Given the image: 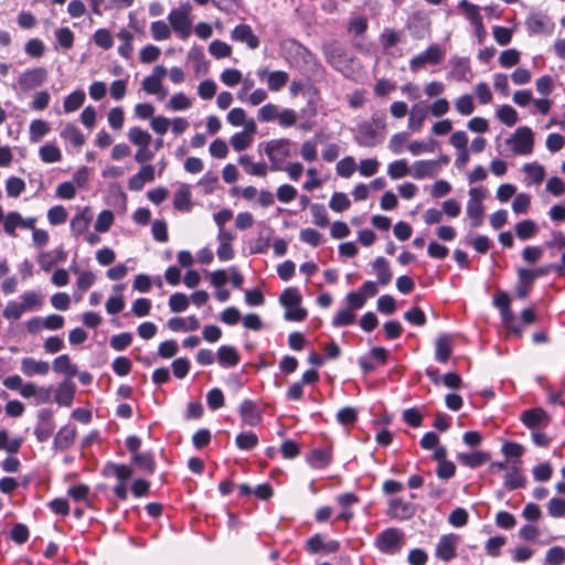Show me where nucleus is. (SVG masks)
Listing matches in <instances>:
<instances>
[{"mask_svg":"<svg viewBox=\"0 0 565 565\" xmlns=\"http://www.w3.org/2000/svg\"><path fill=\"white\" fill-rule=\"evenodd\" d=\"M353 131V139L360 147H376L385 139L386 115L383 111H375L370 120L359 122Z\"/></svg>","mask_w":565,"mask_h":565,"instance_id":"obj_1","label":"nucleus"},{"mask_svg":"<svg viewBox=\"0 0 565 565\" xmlns=\"http://www.w3.org/2000/svg\"><path fill=\"white\" fill-rule=\"evenodd\" d=\"M302 297L297 288L288 287L279 296V303L285 308L286 321H303L307 310L301 307Z\"/></svg>","mask_w":565,"mask_h":565,"instance_id":"obj_2","label":"nucleus"},{"mask_svg":"<svg viewBox=\"0 0 565 565\" xmlns=\"http://www.w3.org/2000/svg\"><path fill=\"white\" fill-rule=\"evenodd\" d=\"M292 141L287 138L274 139L265 143L264 152L270 160V170L284 169L285 159L290 156Z\"/></svg>","mask_w":565,"mask_h":565,"instance_id":"obj_3","label":"nucleus"},{"mask_svg":"<svg viewBox=\"0 0 565 565\" xmlns=\"http://www.w3.org/2000/svg\"><path fill=\"white\" fill-rule=\"evenodd\" d=\"M507 145L512 147L515 154L527 156L533 151L534 138L533 131L526 126L519 127L507 140Z\"/></svg>","mask_w":565,"mask_h":565,"instance_id":"obj_4","label":"nucleus"},{"mask_svg":"<svg viewBox=\"0 0 565 565\" xmlns=\"http://www.w3.org/2000/svg\"><path fill=\"white\" fill-rule=\"evenodd\" d=\"M327 62L337 71L345 74L348 62L352 61L349 57L347 49L339 42L332 41L322 47Z\"/></svg>","mask_w":565,"mask_h":565,"instance_id":"obj_5","label":"nucleus"},{"mask_svg":"<svg viewBox=\"0 0 565 565\" xmlns=\"http://www.w3.org/2000/svg\"><path fill=\"white\" fill-rule=\"evenodd\" d=\"M403 545V534L398 529L390 527L382 531L375 539V546L382 553L393 555Z\"/></svg>","mask_w":565,"mask_h":565,"instance_id":"obj_6","label":"nucleus"},{"mask_svg":"<svg viewBox=\"0 0 565 565\" xmlns=\"http://www.w3.org/2000/svg\"><path fill=\"white\" fill-rule=\"evenodd\" d=\"M54 412L50 408H41L36 414L34 436L39 443H45L55 430Z\"/></svg>","mask_w":565,"mask_h":565,"instance_id":"obj_7","label":"nucleus"},{"mask_svg":"<svg viewBox=\"0 0 565 565\" xmlns=\"http://www.w3.org/2000/svg\"><path fill=\"white\" fill-rule=\"evenodd\" d=\"M282 49L297 62L308 66H318V58L307 46L296 39H288L284 42Z\"/></svg>","mask_w":565,"mask_h":565,"instance_id":"obj_8","label":"nucleus"},{"mask_svg":"<svg viewBox=\"0 0 565 565\" xmlns=\"http://www.w3.org/2000/svg\"><path fill=\"white\" fill-rule=\"evenodd\" d=\"M459 543V535L449 533L440 536L436 550V558L443 562H450L457 556V546Z\"/></svg>","mask_w":565,"mask_h":565,"instance_id":"obj_9","label":"nucleus"},{"mask_svg":"<svg viewBox=\"0 0 565 565\" xmlns=\"http://www.w3.org/2000/svg\"><path fill=\"white\" fill-rule=\"evenodd\" d=\"M444 55L445 52L439 45L431 44L424 52L409 61V67L415 72L426 64L437 65L443 60Z\"/></svg>","mask_w":565,"mask_h":565,"instance_id":"obj_10","label":"nucleus"},{"mask_svg":"<svg viewBox=\"0 0 565 565\" xmlns=\"http://www.w3.org/2000/svg\"><path fill=\"white\" fill-rule=\"evenodd\" d=\"M46 78L47 71L44 67H33L20 74L18 84L23 92H29L41 86Z\"/></svg>","mask_w":565,"mask_h":565,"instance_id":"obj_11","label":"nucleus"},{"mask_svg":"<svg viewBox=\"0 0 565 565\" xmlns=\"http://www.w3.org/2000/svg\"><path fill=\"white\" fill-rule=\"evenodd\" d=\"M340 550V542L337 540L326 541L321 534H315L306 542V551L309 554L329 555Z\"/></svg>","mask_w":565,"mask_h":565,"instance_id":"obj_12","label":"nucleus"},{"mask_svg":"<svg viewBox=\"0 0 565 565\" xmlns=\"http://www.w3.org/2000/svg\"><path fill=\"white\" fill-rule=\"evenodd\" d=\"M525 24L530 34H548L554 29L551 18L541 12L530 14Z\"/></svg>","mask_w":565,"mask_h":565,"instance_id":"obj_13","label":"nucleus"},{"mask_svg":"<svg viewBox=\"0 0 565 565\" xmlns=\"http://www.w3.org/2000/svg\"><path fill=\"white\" fill-rule=\"evenodd\" d=\"M416 513L415 504L406 502L401 498H393L388 501L387 514L397 520H409Z\"/></svg>","mask_w":565,"mask_h":565,"instance_id":"obj_14","label":"nucleus"},{"mask_svg":"<svg viewBox=\"0 0 565 565\" xmlns=\"http://www.w3.org/2000/svg\"><path fill=\"white\" fill-rule=\"evenodd\" d=\"M521 422L529 429L535 430L540 427H546L550 424V416L542 408H530L521 414Z\"/></svg>","mask_w":565,"mask_h":565,"instance_id":"obj_15","label":"nucleus"},{"mask_svg":"<svg viewBox=\"0 0 565 565\" xmlns=\"http://www.w3.org/2000/svg\"><path fill=\"white\" fill-rule=\"evenodd\" d=\"M169 22L172 29L179 34L181 39L189 38L191 33V21L189 20L188 13L180 10L173 9L169 13Z\"/></svg>","mask_w":565,"mask_h":565,"instance_id":"obj_16","label":"nucleus"},{"mask_svg":"<svg viewBox=\"0 0 565 565\" xmlns=\"http://www.w3.org/2000/svg\"><path fill=\"white\" fill-rule=\"evenodd\" d=\"M231 38L233 41L245 43L250 50H256L260 44L258 36L254 34L248 24L236 25L231 33Z\"/></svg>","mask_w":565,"mask_h":565,"instance_id":"obj_17","label":"nucleus"},{"mask_svg":"<svg viewBox=\"0 0 565 565\" xmlns=\"http://www.w3.org/2000/svg\"><path fill=\"white\" fill-rule=\"evenodd\" d=\"M238 411L244 423L249 426H257L262 422V411L252 399H244Z\"/></svg>","mask_w":565,"mask_h":565,"instance_id":"obj_18","label":"nucleus"},{"mask_svg":"<svg viewBox=\"0 0 565 565\" xmlns=\"http://www.w3.org/2000/svg\"><path fill=\"white\" fill-rule=\"evenodd\" d=\"M93 212L88 206L75 214L70 224L72 234L74 236H79L85 233L93 220Z\"/></svg>","mask_w":565,"mask_h":565,"instance_id":"obj_19","label":"nucleus"},{"mask_svg":"<svg viewBox=\"0 0 565 565\" xmlns=\"http://www.w3.org/2000/svg\"><path fill=\"white\" fill-rule=\"evenodd\" d=\"M76 393V385L70 381H62L55 392L54 401L61 406H71Z\"/></svg>","mask_w":565,"mask_h":565,"instance_id":"obj_20","label":"nucleus"},{"mask_svg":"<svg viewBox=\"0 0 565 565\" xmlns=\"http://www.w3.org/2000/svg\"><path fill=\"white\" fill-rule=\"evenodd\" d=\"M457 459L463 466L476 469L490 461L491 456L488 451L477 450L473 452H459Z\"/></svg>","mask_w":565,"mask_h":565,"instance_id":"obj_21","label":"nucleus"},{"mask_svg":"<svg viewBox=\"0 0 565 565\" xmlns=\"http://www.w3.org/2000/svg\"><path fill=\"white\" fill-rule=\"evenodd\" d=\"M49 371L50 364L45 361H38L33 358H23L21 361V372L25 376L46 375Z\"/></svg>","mask_w":565,"mask_h":565,"instance_id":"obj_22","label":"nucleus"},{"mask_svg":"<svg viewBox=\"0 0 565 565\" xmlns=\"http://www.w3.org/2000/svg\"><path fill=\"white\" fill-rule=\"evenodd\" d=\"M535 279L533 274L527 268L518 269V284L515 286V294L520 299H525L532 290Z\"/></svg>","mask_w":565,"mask_h":565,"instance_id":"obj_23","label":"nucleus"},{"mask_svg":"<svg viewBox=\"0 0 565 565\" xmlns=\"http://www.w3.org/2000/svg\"><path fill=\"white\" fill-rule=\"evenodd\" d=\"M216 358L220 366L224 369L234 367L239 363V354L232 345H221L217 349Z\"/></svg>","mask_w":565,"mask_h":565,"instance_id":"obj_24","label":"nucleus"},{"mask_svg":"<svg viewBox=\"0 0 565 565\" xmlns=\"http://www.w3.org/2000/svg\"><path fill=\"white\" fill-rule=\"evenodd\" d=\"M439 166L435 160H418L413 164V178L422 180L426 177H434L438 173Z\"/></svg>","mask_w":565,"mask_h":565,"instance_id":"obj_25","label":"nucleus"},{"mask_svg":"<svg viewBox=\"0 0 565 565\" xmlns=\"http://www.w3.org/2000/svg\"><path fill=\"white\" fill-rule=\"evenodd\" d=\"M66 256V252L63 248L44 252L39 256V264L44 271H50L56 263L64 262Z\"/></svg>","mask_w":565,"mask_h":565,"instance_id":"obj_26","label":"nucleus"},{"mask_svg":"<svg viewBox=\"0 0 565 565\" xmlns=\"http://www.w3.org/2000/svg\"><path fill=\"white\" fill-rule=\"evenodd\" d=\"M52 367L55 373L66 375L65 380L71 381V379L77 374V366L71 362L67 354H62L55 358Z\"/></svg>","mask_w":565,"mask_h":565,"instance_id":"obj_27","label":"nucleus"},{"mask_svg":"<svg viewBox=\"0 0 565 565\" xmlns=\"http://www.w3.org/2000/svg\"><path fill=\"white\" fill-rule=\"evenodd\" d=\"M75 433V428L71 426L60 428L53 440V449H68L74 443Z\"/></svg>","mask_w":565,"mask_h":565,"instance_id":"obj_28","label":"nucleus"},{"mask_svg":"<svg viewBox=\"0 0 565 565\" xmlns=\"http://www.w3.org/2000/svg\"><path fill=\"white\" fill-rule=\"evenodd\" d=\"M449 64L452 66L450 72L451 76H454L458 82L469 81L468 74L471 73V70L467 57L452 56Z\"/></svg>","mask_w":565,"mask_h":565,"instance_id":"obj_29","label":"nucleus"},{"mask_svg":"<svg viewBox=\"0 0 565 565\" xmlns=\"http://www.w3.org/2000/svg\"><path fill=\"white\" fill-rule=\"evenodd\" d=\"M238 163L247 174L255 177H265L267 174L268 167L266 162L254 163L248 154H242Z\"/></svg>","mask_w":565,"mask_h":565,"instance_id":"obj_30","label":"nucleus"},{"mask_svg":"<svg viewBox=\"0 0 565 565\" xmlns=\"http://www.w3.org/2000/svg\"><path fill=\"white\" fill-rule=\"evenodd\" d=\"M427 117V107L423 103L415 104L412 107L408 118V128L418 131Z\"/></svg>","mask_w":565,"mask_h":565,"instance_id":"obj_31","label":"nucleus"},{"mask_svg":"<svg viewBox=\"0 0 565 565\" xmlns=\"http://www.w3.org/2000/svg\"><path fill=\"white\" fill-rule=\"evenodd\" d=\"M372 267L374 273L376 274L377 281L381 285L385 286L391 282L393 275L390 269L388 262L384 257L380 256L375 258V260L372 264Z\"/></svg>","mask_w":565,"mask_h":565,"instance_id":"obj_32","label":"nucleus"},{"mask_svg":"<svg viewBox=\"0 0 565 565\" xmlns=\"http://www.w3.org/2000/svg\"><path fill=\"white\" fill-rule=\"evenodd\" d=\"M435 349L436 360L440 363H446L452 353V347L449 337L447 334L439 335L435 342Z\"/></svg>","mask_w":565,"mask_h":565,"instance_id":"obj_33","label":"nucleus"},{"mask_svg":"<svg viewBox=\"0 0 565 565\" xmlns=\"http://www.w3.org/2000/svg\"><path fill=\"white\" fill-rule=\"evenodd\" d=\"M458 8L466 12L467 18L476 29H480L483 32L482 17L480 15L479 7L477 4H473L468 0H461L458 3Z\"/></svg>","mask_w":565,"mask_h":565,"instance_id":"obj_34","label":"nucleus"},{"mask_svg":"<svg viewBox=\"0 0 565 565\" xmlns=\"http://www.w3.org/2000/svg\"><path fill=\"white\" fill-rule=\"evenodd\" d=\"M131 461L147 475H152L156 470L154 458L150 452L135 454Z\"/></svg>","mask_w":565,"mask_h":565,"instance_id":"obj_35","label":"nucleus"},{"mask_svg":"<svg viewBox=\"0 0 565 565\" xmlns=\"http://www.w3.org/2000/svg\"><path fill=\"white\" fill-rule=\"evenodd\" d=\"M60 135L63 139L70 141L74 147H82L85 143L84 135L73 124H67Z\"/></svg>","mask_w":565,"mask_h":565,"instance_id":"obj_36","label":"nucleus"},{"mask_svg":"<svg viewBox=\"0 0 565 565\" xmlns=\"http://www.w3.org/2000/svg\"><path fill=\"white\" fill-rule=\"evenodd\" d=\"M308 462L311 467L316 469H321L327 467L331 462V456L329 451L316 448L311 450V452L308 456Z\"/></svg>","mask_w":565,"mask_h":565,"instance_id":"obj_37","label":"nucleus"},{"mask_svg":"<svg viewBox=\"0 0 565 565\" xmlns=\"http://www.w3.org/2000/svg\"><path fill=\"white\" fill-rule=\"evenodd\" d=\"M85 102V93L82 89H76L67 95L63 103L65 113H73L77 110Z\"/></svg>","mask_w":565,"mask_h":565,"instance_id":"obj_38","label":"nucleus"},{"mask_svg":"<svg viewBox=\"0 0 565 565\" xmlns=\"http://www.w3.org/2000/svg\"><path fill=\"white\" fill-rule=\"evenodd\" d=\"M173 207L178 211H189L191 207V193L185 185L177 190L173 198Z\"/></svg>","mask_w":565,"mask_h":565,"instance_id":"obj_39","label":"nucleus"},{"mask_svg":"<svg viewBox=\"0 0 565 565\" xmlns=\"http://www.w3.org/2000/svg\"><path fill=\"white\" fill-rule=\"evenodd\" d=\"M289 81V75L285 71H274L269 74V78L267 79V86L270 92H278Z\"/></svg>","mask_w":565,"mask_h":565,"instance_id":"obj_40","label":"nucleus"},{"mask_svg":"<svg viewBox=\"0 0 565 565\" xmlns=\"http://www.w3.org/2000/svg\"><path fill=\"white\" fill-rule=\"evenodd\" d=\"M312 215V223L319 227H327L329 225V217L327 209L323 204L312 203L310 205Z\"/></svg>","mask_w":565,"mask_h":565,"instance_id":"obj_41","label":"nucleus"},{"mask_svg":"<svg viewBox=\"0 0 565 565\" xmlns=\"http://www.w3.org/2000/svg\"><path fill=\"white\" fill-rule=\"evenodd\" d=\"M500 313H501L502 322L504 323L507 329L511 333L515 334L516 337H520L523 332V328H522V324H520L516 321V318H515L514 313L511 311V308L504 309V310L500 311Z\"/></svg>","mask_w":565,"mask_h":565,"instance_id":"obj_42","label":"nucleus"},{"mask_svg":"<svg viewBox=\"0 0 565 565\" xmlns=\"http://www.w3.org/2000/svg\"><path fill=\"white\" fill-rule=\"evenodd\" d=\"M403 35L402 31H396L394 29L386 28L380 35V42L384 50H388L394 47Z\"/></svg>","mask_w":565,"mask_h":565,"instance_id":"obj_43","label":"nucleus"},{"mask_svg":"<svg viewBox=\"0 0 565 565\" xmlns=\"http://www.w3.org/2000/svg\"><path fill=\"white\" fill-rule=\"evenodd\" d=\"M467 215L472 220V227H478L482 224L483 205L477 200H469L467 203Z\"/></svg>","mask_w":565,"mask_h":565,"instance_id":"obj_44","label":"nucleus"},{"mask_svg":"<svg viewBox=\"0 0 565 565\" xmlns=\"http://www.w3.org/2000/svg\"><path fill=\"white\" fill-rule=\"evenodd\" d=\"M40 158L45 163L58 162L62 159L61 150L51 143H46L40 148Z\"/></svg>","mask_w":565,"mask_h":565,"instance_id":"obj_45","label":"nucleus"},{"mask_svg":"<svg viewBox=\"0 0 565 565\" xmlns=\"http://www.w3.org/2000/svg\"><path fill=\"white\" fill-rule=\"evenodd\" d=\"M536 232L537 226L532 220H523L515 225V234L522 241L531 238Z\"/></svg>","mask_w":565,"mask_h":565,"instance_id":"obj_46","label":"nucleus"},{"mask_svg":"<svg viewBox=\"0 0 565 565\" xmlns=\"http://www.w3.org/2000/svg\"><path fill=\"white\" fill-rule=\"evenodd\" d=\"M25 311H33L43 305V296L35 291H26L20 296Z\"/></svg>","mask_w":565,"mask_h":565,"instance_id":"obj_47","label":"nucleus"},{"mask_svg":"<svg viewBox=\"0 0 565 565\" xmlns=\"http://www.w3.org/2000/svg\"><path fill=\"white\" fill-rule=\"evenodd\" d=\"M50 130V126L42 119H34L30 124V140L32 142L40 141Z\"/></svg>","mask_w":565,"mask_h":565,"instance_id":"obj_48","label":"nucleus"},{"mask_svg":"<svg viewBox=\"0 0 565 565\" xmlns=\"http://www.w3.org/2000/svg\"><path fill=\"white\" fill-rule=\"evenodd\" d=\"M498 119L508 127H513L518 122V113L510 105H503L497 110Z\"/></svg>","mask_w":565,"mask_h":565,"instance_id":"obj_49","label":"nucleus"},{"mask_svg":"<svg viewBox=\"0 0 565 565\" xmlns=\"http://www.w3.org/2000/svg\"><path fill=\"white\" fill-rule=\"evenodd\" d=\"M128 138L131 143L139 147H148L151 141V135L139 127H132L128 131Z\"/></svg>","mask_w":565,"mask_h":565,"instance_id":"obj_50","label":"nucleus"},{"mask_svg":"<svg viewBox=\"0 0 565 565\" xmlns=\"http://www.w3.org/2000/svg\"><path fill=\"white\" fill-rule=\"evenodd\" d=\"M387 174L391 179L396 180L409 174L408 163L405 159L393 161L387 167Z\"/></svg>","mask_w":565,"mask_h":565,"instance_id":"obj_51","label":"nucleus"},{"mask_svg":"<svg viewBox=\"0 0 565 565\" xmlns=\"http://www.w3.org/2000/svg\"><path fill=\"white\" fill-rule=\"evenodd\" d=\"M565 563V548L553 546L547 550L543 565H563Z\"/></svg>","mask_w":565,"mask_h":565,"instance_id":"obj_52","label":"nucleus"},{"mask_svg":"<svg viewBox=\"0 0 565 565\" xmlns=\"http://www.w3.org/2000/svg\"><path fill=\"white\" fill-rule=\"evenodd\" d=\"M235 444L242 450H252L257 446L258 437L252 431L241 433L236 436Z\"/></svg>","mask_w":565,"mask_h":565,"instance_id":"obj_53","label":"nucleus"},{"mask_svg":"<svg viewBox=\"0 0 565 565\" xmlns=\"http://www.w3.org/2000/svg\"><path fill=\"white\" fill-rule=\"evenodd\" d=\"M94 43L103 50H109L114 45L111 33L104 28L97 29L94 33Z\"/></svg>","mask_w":565,"mask_h":565,"instance_id":"obj_54","label":"nucleus"},{"mask_svg":"<svg viewBox=\"0 0 565 565\" xmlns=\"http://www.w3.org/2000/svg\"><path fill=\"white\" fill-rule=\"evenodd\" d=\"M279 107L275 104L268 103L260 107L257 113V119L260 122H270L278 118Z\"/></svg>","mask_w":565,"mask_h":565,"instance_id":"obj_55","label":"nucleus"},{"mask_svg":"<svg viewBox=\"0 0 565 565\" xmlns=\"http://www.w3.org/2000/svg\"><path fill=\"white\" fill-rule=\"evenodd\" d=\"M189 298L182 292H174L169 298V308L172 312H183L189 307Z\"/></svg>","mask_w":565,"mask_h":565,"instance_id":"obj_56","label":"nucleus"},{"mask_svg":"<svg viewBox=\"0 0 565 565\" xmlns=\"http://www.w3.org/2000/svg\"><path fill=\"white\" fill-rule=\"evenodd\" d=\"M114 223V213L110 210L102 211L95 223V231L98 233H105L109 231L110 226Z\"/></svg>","mask_w":565,"mask_h":565,"instance_id":"obj_57","label":"nucleus"},{"mask_svg":"<svg viewBox=\"0 0 565 565\" xmlns=\"http://www.w3.org/2000/svg\"><path fill=\"white\" fill-rule=\"evenodd\" d=\"M351 202L345 193L334 192L330 199L329 206L334 212H343L348 210Z\"/></svg>","mask_w":565,"mask_h":565,"instance_id":"obj_58","label":"nucleus"},{"mask_svg":"<svg viewBox=\"0 0 565 565\" xmlns=\"http://www.w3.org/2000/svg\"><path fill=\"white\" fill-rule=\"evenodd\" d=\"M24 190L25 183L18 177H10L6 181V191L10 198H18Z\"/></svg>","mask_w":565,"mask_h":565,"instance_id":"obj_59","label":"nucleus"},{"mask_svg":"<svg viewBox=\"0 0 565 565\" xmlns=\"http://www.w3.org/2000/svg\"><path fill=\"white\" fill-rule=\"evenodd\" d=\"M25 312L24 307L21 302H17L11 300L7 303L6 308L2 311V316L8 320H18Z\"/></svg>","mask_w":565,"mask_h":565,"instance_id":"obj_60","label":"nucleus"},{"mask_svg":"<svg viewBox=\"0 0 565 565\" xmlns=\"http://www.w3.org/2000/svg\"><path fill=\"white\" fill-rule=\"evenodd\" d=\"M526 483V478L521 472L515 473H505L504 477V488L509 491L524 488Z\"/></svg>","mask_w":565,"mask_h":565,"instance_id":"obj_61","label":"nucleus"},{"mask_svg":"<svg viewBox=\"0 0 565 565\" xmlns=\"http://www.w3.org/2000/svg\"><path fill=\"white\" fill-rule=\"evenodd\" d=\"M455 106L457 111L462 116H469L475 110L473 99L469 94H465L457 98Z\"/></svg>","mask_w":565,"mask_h":565,"instance_id":"obj_62","label":"nucleus"},{"mask_svg":"<svg viewBox=\"0 0 565 565\" xmlns=\"http://www.w3.org/2000/svg\"><path fill=\"white\" fill-rule=\"evenodd\" d=\"M132 342V334L129 332H122L115 334L110 338L109 344L115 351H124Z\"/></svg>","mask_w":565,"mask_h":565,"instance_id":"obj_63","label":"nucleus"},{"mask_svg":"<svg viewBox=\"0 0 565 565\" xmlns=\"http://www.w3.org/2000/svg\"><path fill=\"white\" fill-rule=\"evenodd\" d=\"M355 315L349 308L341 309L332 319V326L335 328L350 326L354 322Z\"/></svg>","mask_w":565,"mask_h":565,"instance_id":"obj_64","label":"nucleus"}]
</instances>
